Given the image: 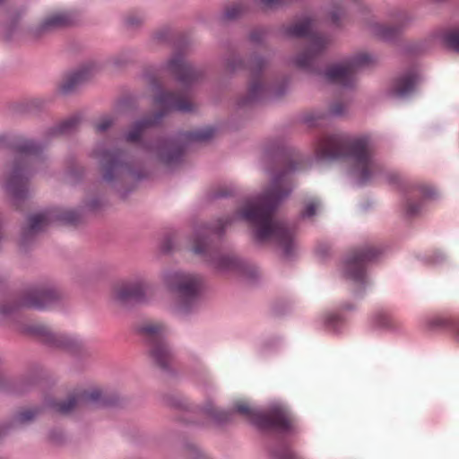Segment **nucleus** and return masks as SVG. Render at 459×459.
<instances>
[{"instance_id":"aec40b11","label":"nucleus","mask_w":459,"mask_h":459,"mask_svg":"<svg viewBox=\"0 0 459 459\" xmlns=\"http://www.w3.org/2000/svg\"><path fill=\"white\" fill-rule=\"evenodd\" d=\"M30 332L42 339L43 342L56 347L72 351L76 346L75 340L53 333L48 326L36 324L30 327Z\"/></svg>"},{"instance_id":"f257e3e1","label":"nucleus","mask_w":459,"mask_h":459,"mask_svg":"<svg viewBox=\"0 0 459 459\" xmlns=\"http://www.w3.org/2000/svg\"><path fill=\"white\" fill-rule=\"evenodd\" d=\"M297 169L296 158L282 159L281 169L273 175L270 186L261 195L247 201L238 212V216L253 228L258 242H274L287 256H290L295 248L294 233L285 223L274 218V212L280 203L290 194V173Z\"/></svg>"},{"instance_id":"dca6fc26","label":"nucleus","mask_w":459,"mask_h":459,"mask_svg":"<svg viewBox=\"0 0 459 459\" xmlns=\"http://www.w3.org/2000/svg\"><path fill=\"white\" fill-rule=\"evenodd\" d=\"M144 149L167 166L179 163L184 152L182 146L175 141L162 139L144 144Z\"/></svg>"},{"instance_id":"cd10ccee","label":"nucleus","mask_w":459,"mask_h":459,"mask_svg":"<svg viewBox=\"0 0 459 459\" xmlns=\"http://www.w3.org/2000/svg\"><path fill=\"white\" fill-rule=\"evenodd\" d=\"M247 8L244 3H234L227 6L225 17L229 20L237 19L247 12Z\"/></svg>"},{"instance_id":"c9c22d12","label":"nucleus","mask_w":459,"mask_h":459,"mask_svg":"<svg viewBox=\"0 0 459 459\" xmlns=\"http://www.w3.org/2000/svg\"><path fill=\"white\" fill-rule=\"evenodd\" d=\"M346 111V106L341 101L333 103L330 108V113L333 116H341Z\"/></svg>"},{"instance_id":"72a5a7b5","label":"nucleus","mask_w":459,"mask_h":459,"mask_svg":"<svg viewBox=\"0 0 459 459\" xmlns=\"http://www.w3.org/2000/svg\"><path fill=\"white\" fill-rule=\"evenodd\" d=\"M36 413H37V411L35 410H31V409L24 410L22 411H20L16 415L15 421H17L19 423L28 422L35 417Z\"/></svg>"},{"instance_id":"9d476101","label":"nucleus","mask_w":459,"mask_h":459,"mask_svg":"<svg viewBox=\"0 0 459 459\" xmlns=\"http://www.w3.org/2000/svg\"><path fill=\"white\" fill-rule=\"evenodd\" d=\"M371 57L366 53L354 56L348 61L330 66L325 72V77L333 83L344 87H351L356 81L359 68L369 64Z\"/></svg>"},{"instance_id":"9b49d317","label":"nucleus","mask_w":459,"mask_h":459,"mask_svg":"<svg viewBox=\"0 0 459 459\" xmlns=\"http://www.w3.org/2000/svg\"><path fill=\"white\" fill-rule=\"evenodd\" d=\"M379 254V249L369 246L352 251L344 264L345 277L359 285L364 286L366 282V264L374 261Z\"/></svg>"},{"instance_id":"4c0bfd02","label":"nucleus","mask_w":459,"mask_h":459,"mask_svg":"<svg viewBox=\"0 0 459 459\" xmlns=\"http://www.w3.org/2000/svg\"><path fill=\"white\" fill-rule=\"evenodd\" d=\"M264 37V30L263 29H255L249 35V39L254 43H258L263 40Z\"/></svg>"},{"instance_id":"473e14b6","label":"nucleus","mask_w":459,"mask_h":459,"mask_svg":"<svg viewBox=\"0 0 459 459\" xmlns=\"http://www.w3.org/2000/svg\"><path fill=\"white\" fill-rule=\"evenodd\" d=\"M278 459H300L289 446H283L274 453Z\"/></svg>"},{"instance_id":"b1692460","label":"nucleus","mask_w":459,"mask_h":459,"mask_svg":"<svg viewBox=\"0 0 459 459\" xmlns=\"http://www.w3.org/2000/svg\"><path fill=\"white\" fill-rule=\"evenodd\" d=\"M79 123V117H71L61 122L57 126L49 129L47 133L48 138L72 134L77 129Z\"/></svg>"},{"instance_id":"de8ad7c7","label":"nucleus","mask_w":459,"mask_h":459,"mask_svg":"<svg viewBox=\"0 0 459 459\" xmlns=\"http://www.w3.org/2000/svg\"><path fill=\"white\" fill-rule=\"evenodd\" d=\"M4 0H0V4L4 2Z\"/></svg>"},{"instance_id":"37998d69","label":"nucleus","mask_w":459,"mask_h":459,"mask_svg":"<svg viewBox=\"0 0 459 459\" xmlns=\"http://www.w3.org/2000/svg\"><path fill=\"white\" fill-rule=\"evenodd\" d=\"M337 320H339V316L335 314H331L326 318L328 324H334Z\"/></svg>"},{"instance_id":"bb28decb","label":"nucleus","mask_w":459,"mask_h":459,"mask_svg":"<svg viewBox=\"0 0 459 459\" xmlns=\"http://www.w3.org/2000/svg\"><path fill=\"white\" fill-rule=\"evenodd\" d=\"M446 47L459 52V28L446 31L443 36Z\"/></svg>"},{"instance_id":"49530a36","label":"nucleus","mask_w":459,"mask_h":459,"mask_svg":"<svg viewBox=\"0 0 459 459\" xmlns=\"http://www.w3.org/2000/svg\"><path fill=\"white\" fill-rule=\"evenodd\" d=\"M343 308H344V309H346V310H349V309H350V307H343Z\"/></svg>"},{"instance_id":"f704fd0d","label":"nucleus","mask_w":459,"mask_h":459,"mask_svg":"<svg viewBox=\"0 0 459 459\" xmlns=\"http://www.w3.org/2000/svg\"><path fill=\"white\" fill-rule=\"evenodd\" d=\"M113 124V119L110 117H105L96 125L95 128L98 133L105 132Z\"/></svg>"},{"instance_id":"7ed1b4c3","label":"nucleus","mask_w":459,"mask_h":459,"mask_svg":"<svg viewBox=\"0 0 459 459\" xmlns=\"http://www.w3.org/2000/svg\"><path fill=\"white\" fill-rule=\"evenodd\" d=\"M4 148H12L15 158L6 170L2 188L14 203H17L28 196L31 164L39 159L42 148L29 139L21 137L11 141L6 136L0 135V150Z\"/></svg>"},{"instance_id":"7c9ffc66","label":"nucleus","mask_w":459,"mask_h":459,"mask_svg":"<svg viewBox=\"0 0 459 459\" xmlns=\"http://www.w3.org/2000/svg\"><path fill=\"white\" fill-rule=\"evenodd\" d=\"M377 34L385 39H391L396 35V30L389 26L379 25L377 28Z\"/></svg>"},{"instance_id":"f03ea898","label":"nucleus","mask_w":459,"mask_h":459,"mask_svg":"<svg viewBox=\"0 0 459 459\" xmlns=\"http://www.w3.org/2000/svg\"><path fill=\"white\" fill-rule=\"evenodd\" d=\"M320 160H342L360 183H366L381 171L374 160V144L368 135H350L344 133L325 134L316 145Z\"/></svg>"},{"instance_id":"ea45409f","label":"nucleus","mask_w":459,"mask_h":459,"mask_svg":"<svg viewBox=\"0 0 459 459\" xmlns=\"http://www.w3.org/2000/svg\"><path fill=\"white\" fill-rule=\"evenodd\" d=\"M325 119L323 116H308L306 118V122L308 124L309 126H319L322 125V121Z\"/></svg>"},{"instance_id":"f8f14e48","label":"nucleus","mask_w":459,"mask_h":459,"mask_svg":"<svg viewBox=\"0 0 459 459\" xmlns=\"http://www.w3.org/2000/svg\"><path fill=\"white\" fill-rule=\"evenodd\" d=\"M111 402L106 394L99 388H91L89 390L80 391L69 396L67 401L56 403L54 409L60 413L66 414L75 408H91L102 405H108Z\"/></svg>"},{"instance_id":"f3484780","label":"nucleus","mask_w":459,"mask_h":459,"mask_svg":"<svg viewBox=\"0 0 459 459\" xmlns=\"http://www.w3.org/2000/svg\"><path fill=\"white\" fill-rule=\"evenodd\" d=\"M244 66L250 72V82L247 91V99L243 104L251 103L259 100L266 91V87L264 84L263 71L264 68V62L260 57H254Z\"/></svg>"},{"instance_id":"39448f33","label":"nucleus","mask_w":459,"mask_h":459,"mask_svg":"<svg viewBox=\"0 0 459 459\" xmlns=\"http://www.w3.org/2000/svg\"><path fill=\"white\" fill-rule=\"evenodd\" d=\"M154 103L160 110V113L153 118H148L135 123L132 130L126 135L127 142H138L146 128L158 124L160 118L169 111L177 110L188 112L194 109V105L189 100L188 91L186 90L178 92L160 91L155 96Z\"/></svg>"},{"instance_id":"58836bf2","label":"nucleus","mask_w":459,"mask_h":459,"mask_svg":"<svg viewBox=\"0 0 459 459\" xmlns=\"http://www.w3.org/2000/svg\"><path fill=\"white\" fill-rule=\"evenodd\" d=\"M376 321L379 326H383V327L390 326V317L386 313H379L376 316Z\"/></svg>"},{"instance_id":"a18cd8bd","label":"nucleus","mask_w":459,"mask_h":459,"mask_svg":"<svg viewBox=\"0 0 459 459\" xmlns=\"http://www.w3.org/2000/svg\"><path fill=\"white\" fill-rule=\"evenodd\" d=\"M153 86H155V87H159L160 85H159L156 82H153Z\"/></svg>"},{"instance_id":"20e7f679","label":"nucleus","mask_w":459,"mask_h":459,"mask_svg":"<svg viewBox=\"0 0 459 459\" xmlns=\"http://www.w3.org/2000/svg\"><path fill=\"white\" fill-rule=\"evenodd\" d=\"M285 33L290 37L305 38L307 46L295 58V65L309 72H316L315 64L318 56L325 50L330 39L317 31L316 22L310 17H305L285 29Z\"/></svg>"},{"instance_id":"c03bdc74","label":"nucleus","mask_w":459,"mask_h":459,"mask_svg":"<svg viewBox=\"0 0 459 459\" xmlns=\"http://www.w3.org/2000/svg\"><path fill=\"white\" fill-rule=\"evenodd\" d=\"M229 66H230V69H232V70L237 69V66H236V65H229Z\"/></svg>"},{"instance_id":"4be33fe9","label":"nucleus","mask_w":459,"mask_h":459,"mask_svg":"<svg viewBox=\"0 0 459 459\" xmlns=\"http://www.w3.org/2000/svg\"><path fill=\"white\" fill-rule=\"evenodd\" d=\"M94 65L88 64L82 66L76 72L68 74L63 81L60 90L64 93H69L76 89L83 82L87 81L93 74Z\"/></svg>"},{"instance_id":"c85d7f7f","label":"nucleus","mask_w":459,"mask_h":459,"mask_svg":"<svg viewBox=\"0 0 459 459\" xmlns=\"http://www.w3.org/2000/svg\"><path fill=\"white\" fill-rule=\"evenodd\" d=\"M412 194L420 196L422 199L433 198L436 195V191L427 186H417L412 189Z\"/></svg>"},{"instance_id":"393cba45","label":"nucleus","mask_w":459,"mask_h":459,"mask_svg":"<svg viewBox=\"0 0 459 459\" xmlns=\"http://www.w3.org/2000/svg\"><path fill=\"white\" fill-rule=\"evenodd\" d=\"M215 134L214 128L211 126H206L202 129L195 130L194 132L189 133L188 139L191 141L196 142H204L211 139Z\"/></svg>"},{"instance_id":"6ab92c4d","label":"nucleus","mask_w":459,"mask_h":459,"mask_svg":"<svg viewBox=\"0 0 459 459\" xmlns=\"http://www.w3.org/2000/svg\"><path fill=\"white\" fill-rule=\"evenodd\" d=\"M150 290L149 286L143 281H122L116 284L113 288L114 297L120 301H137L145 300V297Z\"/></svg>"},{"instance_id":"ddd939ff","label":"nucleus","mask_w":459,"mask_h":459,"mask_svg":"<svg viewBox=\"0 0 459 459\" xmlns=\"http://www.w3.org/2000/svg\"><path fill=\"white\" fill-rule=\"evenodd\" d=\"M57 298L56 292L52 289H32L26 292L19 304H11L9 301H5L0 305V314L7 316L19 306L40 309L48 308Z\"/></svg>"},{"instance_id":"2f4dec72","label":"nucleus","mask_w":459,"mask_h":459,"mask_svg":"<svg viewBox=\"0 0 459 459\" xmlns=\"http://www.w3.org/2000/svg\"><path fill=\"white\" fill-rule=\"evenodd\" d=\"M205 411L208 415L218 421H223L227 420V413L223 411L216 409L212 404H208Z\"/></svg>"},{"instance_id":"412c9836","label":"nucleus","mask_w":459,"mask_h":459,"mask_svg":"<svg viewBox=\"0 0 459 459\" xmlns=\"http://www.w3.org/2000/svg\"><path fill=\"white\" fill-rule=\"evenodd\" d=\"M419 81V75L416 71H409L397 77L391 86V93L399 98H403L411 94Z\"/></svg>"},{"instance_id":"a878e982","label":"nucleus","mask_w":459,"mask_h":459,"mask_svg":"<svg viewBox=\"0 0 459 459\" xmlns=\"http://www.w3.org/2000/svg\"><path fill=\"white\" fill-rule=\"evenodd\" d=\"M432 325L435 327H450L452 328L455 336L459 342V319L452 321L446 317H437L432 321Z\"/></svg>"},{"instance_id":"0eeeda50","label":"nucleus","mask_w":459,"mask_h":459,"mask_svg":"<svg viewBox=\"0 0 459 459\" xmlns=\"http://www.w3.org/2000/svg\"><path fill=\"white\" fill-rule=\"evenodd\" d=\"M239 414L247 418L253 424L263 429H273L287 431L292 427V420L289 413L281 409L274 408L267 412H261L252 408L247 403L239 401L234 405Z\"/></svg>"},{"instance_id":"1a4fd4ad","label":"nucleus","mask_w":459,"mask_h":459,"mask_svg":"<svg viewBox=\"0 0 459 459\" xmlns=\"http://www.w3.org/2000/svg\"><path fill=\"white\" fill-rule=\"evenodd\" d=\"M167 283L178 291L183 299L178 309L186 313L195 304L202 286V279L195 274L186 273H173L167 276Z\"/></svg>"},{"instance_id":"e433bc0d","label":"nucleus","mask_w":459,"mask_h":459,"mask_svg":"<svg viewBox=\"0 0 459 459\" xmlns=\"http://www.w3.org/2000/svg\"><path fill=\"white\" fill-rule=\"evenodd\" d=\"M420 206H421L420 204H414L411 200L408 199L407 200V204H406V212H407V214L410 215V216H413V215L418 214V212L420 210Z\"/></svg>"},{"instance_id":"a211bd4d","label":"nucleus","mask_w":459,"mask_h":459,"mask_svg":"<svg viewBox=\"0 0 459 459\" xmlns=\"http://www.w3.org/2000/svg\"><path fill=\"white\" fill-rule=\"evenodd\" d=\"M168 71L185 87L196 82L201 72L188 64L181 54H175L167 65Z\"/></svg>"},{"instance_id":"4468645a","label":"nucleus","mask_w":459,"mask_h":459,"mask_svg":"<svg viewBox=\"0 0 459 459\" xmlns=\"http://www.w3.org/2000/svg\"><path fill=\"white\" fill-rule=\"evenodd\" d=\"M124 155L119 150L94 152V157L100 160L104 180L110 182L124 173H133L130 166L124 161Z\"/></svg>"},{"instance_id":"423d86ee","label":"nucleus","mask_w":459,"mask_h":459,"mask_svg":"<svg viewBox=\"0 0 459 459\" xmlns=\"http://www.w3.org/2000/svg\"><path fill=\"white\" fill-rule=\"evenodd\" d=\"M230 223L229 218L221 219L210 227L200 228L195 231L192 251L207 257L215 269L221 272L232 271L238 267V261L232 255L221 254L213 249L210 243V234L220 236L226 225Z\"/></svg>"},{"instance_id":"5701e85b","label":"nucleus","mask_w":459,"mask_h":459,"mask_svg":"<svg viewBox=\"0 0 459 459\" xmlns=\"http://www.w3.org/2000/svg\"><path fill=\"white\" fill-rule=\"evenodd\" d=\"M72 23L71 15L68 13H56L48 16L40 25L33 31L34 36L38 37L40 34L47 32L50 30L66 26Z\"/></svg>"},{"instance_id":"09e8293b","label":"nucleus","mask_w":459,"mask_h":459,"mask_svg":"<svg viewBox=\"0 0 459 459\" xmlns=\"http://www.w3.org/2000/svg\"><path fill=\"white\" fill-rule=\"evenodd\" d=\"M3 429H4V427H1V426H0V430H2Z\"/></svg>"},{"instance_id":"a19ab883","label":"nucleus","mask_w":459,"mask_h":459,"mask_svg":"<svg viewBox=\"0 0 459 459\" xmlns=\"http://www.w3.org/2000/svg\"><path fill=\"white\" fill-rule=\"evenodd\" d=\"M281 2H282V0H260V3L265 8L274 7L278 4H280Z\"/></svg>"},{"instance_id":"6e6552de","label":"nucleus","mask_w":459,"mask_h":459,"mask_svg":"<svg viewBox=\"0 0 459 459\" xmlns=\"http://www.w3.org/2000/svg\"><path fill=\"white\" fill-rule=\"evenodd\" d=\"M140 332L145 336L149 344L150 354L160 368H167L171 359V351L165 342L167 327L160 322L148 321Z\"/></svg>"},{"instance_id":"79ce46f5","label":"nucleus","mask_w":459,"mask_h":459,"mask_svg":"<svg viewBox=\"0 0 459 459\" xmlns=\"http://www.w3.org/2000/svg\"><path fill=\"white\" fill-rule=\"evenodd\" d=\"M142 21L143 19L140 16H137L135 19L133 16H129L126 19L127 23L131 26L138 25L142 22Z\"/></svg>"},{"instance_id":"c756f323","label":"nucleus","mask_w":459,"mask_h":459,"mask_svg":"<svg viewBox=\"0 0 459 459\" xmlns=\"http://www.w3.org/2000/svg\"><path fill=\"white\" fill-rule=\"evenodd\" d=\"M319 207V202L316 199L308 200L305 204V209L302 211V217L310 218L316 214V210Z\"/></svg>"},{"instance_id":"2eb2a0df","label":"nucleus","mask_w":459,"mask_h":459,"mask_svg":"<svg viewBox=\"0 0 459 459\" xmlns=\"http://www.w3.org/2000/svg\"><path fill=\"white\" fill-rule=\"evenodd\" d=\"M54 220L75 224L79 220V214L73 210L61 211L58 209L33 214L29 218V225L25 230V235L31 236L44 230Z\"/></svg>"}]
</instances>
